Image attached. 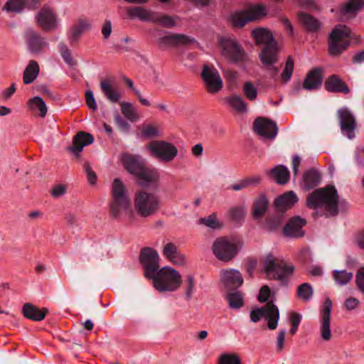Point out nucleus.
Returning a JSON list of instances; mask_svg holds the SVG:
<instances>
[{"mask_svg":"<svg viewBox=\"0 0 364 364\" xmlns=\"http://www.w3.org/2000/svg\"><path fill=\"white\" fill-rule=\"evenodd\" d=\"M252 36L256 45L262 46L259 59L269 77L274 81L280 77L284 83L287 82L293 73L294 63L292 58L289 56L287 58L284 69L279 76L282 65H276L278 62L279 48L272 33L265 28H257L252 31Z\"/></svg>","mask_w":364,"mask_h":364,"instance_id":"f257e3e1","label":"nucleus"},{"mask_svg":"<svg viewBox=\"0 0 364 364\" xmlns=\"http://www.w3.org/2000/svg\"><path fill=\"white\" fill-rule=\"evenodd\" d=\"M338 195L336 188L327 186L314 190L306 197V205L315 210L314 215L320 210L326 217H334L338 213Z\"/></svg>","mask_w":364,"mask_h":364,"instance_id":"f03ea898","label":"nucleus"},{"mask_svg":"<svg viewBox=\"0 0 364 364\" xmlns=\"http://www.w3.org/2000/svg\"><path fill=\"white\" fill-rule=\"evenodd\" d=\"M148 279H152L154 287L160 292L175 291L182 284L180 273L167 267L157 270Z\"/></svg>","mask_w":364,"mask_h":364,"instance_id":"7ed1b4c3","label":"nucleus"},{"mask_svg":"<svg viewBox=\"0 0 364 364\" xmlns=\"http://www.w3.org/2000/svg\"><path fill=\"white\" fill-rule=\"evenodd\" d=\"M134 206L137 214L143 218H148L156 214L161 206V197L146 191L136 193Z\"/></svg>","mask_w":364,"mask_h":364,"instance_id":"20e7f679","label":"nucleus"},{"mask_svg":"<svg viewBox=\"0 0 364 364\" xmlns=\"http://www.w3.org/2000/svg\"><path fill=\"white\" fill-rule=\"evenodd\" d=\"M264 270L269 279L278 280L286 284L288 278L294 271V267L287 264L284 260H278L273 255H269L264 261Z\"/></svg>","mask_w":364,"mask_h":364,"instance_id":"39448f33","label":"nucleus"},{"mask_svg":"<svg viewBox=\"0 0 364 364\" xmlns=\"http://www.w3.org/2000/svg\"><path fill=\"white\" fill-rule=\"evenodd\" d=\"M112 193L109 213L112 218H117L122 212L129 210L130 200L124 183L119 178H115L113 181Z\"/></svg>","mask_w":364,"mask_h":364,"instance_id":"423d86ee","label":"nucleus"},{"mask_svg":"<svg viewBox=\"0 0 364 364\" xmlns=\"http://www.w3.org/2000/svg\"><path fill=\"white\" fill-rule=\"evenodd\" d=\"M350 30L346 26H336L329 36L328 50L332 55H338L350 45Z\"/></svg>","mask_w":364,"mask_h":364,"instance_id":"0eeeda50","label":"nucleus"},{"mask_svg":"<svg viewBox=\"0 0 364 364\" xmlns=\"http://www.w3.org/2000/svg\"><path fill=\"white\" fill-rule=\"evenodd\" d=\"M242 245V243L239 240L221 237L213 242V252L219 260L229 262L237 255Z\"/></svg>","mask_w":364,"mask_h":364,"instance_id":"6e6552de","label":"nucleus"},{"mask_svg":"<svg viewBox=\"0 0 364 364\" xmlns=\"http://www.w3.org/2000/svg\"><path fill=\"white\" fill-rule=\"evenodd\" d=\"M262 317L267 320V326L270 330L277 328L279 311L272 301H269L261 308L253 309L250 312V320L254 323L258 322Z\"/></svg>","mask_w":364,"mask_h":364,"instance_id":"1a4fd4ad","label":"nucleus"},{"mask_svg":"<svg viewBox=\"0 0 364 364\" xmlns=\"http://www.w3.org/2000/svg\"><path fill=\"white\" fill-rule=\"evenodd\" d=\"M266 14V6L258 4L247 10L235 12L232 15L231 20L235 27L242 28L247 23L259 19Z\"/></svg>","mask_w":364,"mask_h":364,"instance_id":"9d476101","label":"nucleus"},{"mask_svg":"<svg viewBox=\"0 0 364 364\" xmlns=\"http://www.w3.org/2000/svg\"><path fill=\"white\" fill-rule=\"evenodd\" d=\"M151 156L164 162H170L178 154L177 148L171 143L164 141H154L148 144Z\"/></svg>","mask_w":364,"mask_h":364,"instance_id":"9b49d317","label":"nucleus"},{"mask_svg":"<svg viewBox=\"0 0 364 364\" xmlns=\"http://www.w3.org/2000/svg\"><path fill=\"white\" fill-rule=\"evenodd\" d=\"M220 46L223 55L233 63H242L247 60L248 56L243 48L234 39L221 38Z\"/></svg>","mask_w":364,"mask_h":364,"instance_id":"f8f14e48","label":"nucleus"},{"mask_svg":"<svg viewBox=\"0 0 364 364\" xmlns=\"http://www.w3.org/2000/svg\"><path fill=\"white\" fill-rule=\"evenodd\" d=\"M201 78L206 90L210 93H216L223 87V80L218 70L213 65H204L201 72Z\"/></svg>","mask_w":364,"mask_h":364,"instance_id":"ddd939ff","label":"nucleus"},{"mask_svg":"<svg viewBox=\"0 0 364 364\" xmlns=\"http://www.w3.org/2000/svg\"><path fill=\"white\" fill-rule=\"evenodd\" d=\"M139 261L144 269L146 278L152 277L159 269V256L158 252L151 247H146L141 250Z\"/></svg>","mask_w":364,"mask_h":364,"instance_id":"4468645a","label":"nucleus"},{"mask_svg":"<svg viewBox=\"0 0 364 364\" xmlns=\"http://www.w3.org/2000/svg\"><path fill=\"white\" fill-rule=\"evenodd\" d=\"M196 43L193 38L183 34L169 33L161 36L157 40V46L161 50L167 49L170 47H177L179 45H190Z\"/></svg>","mask_w":364,"mask_h":364,"instance_id":"2eb2a0df","label":"nucleus"},{"mask_svg":"<svg viewBox=\"0 0 364 364\" xmlns=\"http://www.w3.org/2000/svg\"><path fill=\"white\" fill-rule=\"evenodd\" d=\"M253 128L258 135L265 139H274L278 133L276 122L262 117H258L255 120Z\"/></svg>","mask_w":364,"mask_h":364,"instance_id":"dca6fc26","label":"nucleus"},{"mask_svg":"<svg viewBox=\"0 0 364 364\" xmlns=\"http://www.w3.org/2000/svg\"><path fill=\"white\" fill-rule=\"evenodd\" d=\"M338 117L342 133L350 139L354 138L356 122L352 113L348 109L342 108L338 111Z\"/></svg>","mask_w":364,"mask_h":364,"instance_id":"f3484780","label":"nucleus"},{"mask_svg":"<svg viewBox=\"0 0 364 364\" xmlns=\"http://www.w3.org/2000/svg\"><path fill=\"white\" fill-rule=\"evenodd\" d=\"M38 25L45 31H50L57 26V18L53 11L48 7L43 6L41 9L36 16Z\"/></svg>","mask_w":364,"mask_h":364,"instance_id":"a211bd4d","label":"nucleus"},{"mask_svg":"<svg viewBox=\"0 0 364 364\" xmlns=\"http://www.w3.org/2000/svg\"><path fill=\"white\" fill-rule=\"evenodd\" d=\"M331 309V300L329 298H327L322 306L321 321L320 326L321 336L326 341H328L331 338V332L330 328Z\"/></svg>","mask_w":364,"mask_h":364,"instance_id":"6ab92c4d","label":"nucleus"},{"mask_svg":"<svg viewBox=\"0 0 364 364\" xmlns=\"http://www.w3.org/2000/svg\"><path fill=\"white\" fill-rule=\"evenodd\" d=\"M221 281L229 291L239 288L243 283V278L238 270L228 269L221 272Z\"/></svg>","mask_w":364,"mask_h":364,"instance_id":"aec40b11","label":"nucleus"},{"mask_svg":"<svg viewBox=\"0 0 364 364\" xmlns=\"http://www.w3.org/2000/svg\"><path fill=\"white\" fill-rule=\"evenodd\" d=\"M24 36L28 48L32 53H41L48 46L44 38L32 29L26 30Z\"/></svg>","mask_w":364,"mask_h":364,"instance_id":"412c9836","label":"nucleus"},{"mask_svg":"<svg viewBox=\"0 0 364 364\" xmlns=\"http://www.w3.org/2000/svg\"><path fill=\"white\" fill-rule=\"evenodd\" d=\"M139 183L142 186L146 187H157L159 175L158 171L144 165L141 170L135 175Z\"/></svg>","mask_w":364,"mask_h":364,"instance_id":"4be33fe9","label":"nucleus"},{"mask_svg":"<svg viewBox=\"0 0 364 364\" xmlns=\"http://www.w3.org/2000/svg\"><path fill=\"white\" fill-rule=\"evenodd\" d=\"M121 159L125 169L133 175H136L145 165L144 160L139 155L125 153L122 154Z\"/></svg>","mask_w":364,"mask_h":364,"instance_id":"5701e85b","label":"nucleus"},{"mask_svg":"<svg viewBox=\"0 0 364 364\" xmlns=\"http://www.w3.org/2000/svg\"><path fill=\"white\" fill-rule=\"evenodd\" d=\"M297 201V196L290 191L277 197L274 201V205L277 210L282 213L291 208Z\"/></svg>","mask_w":364,"mask_h":364,"instance_id":"b1692460","label":"nucleus"},{"mask_svg":"<svg viewBox=\"0 0 364 364\" xmlns=\"http://www.w3.org/2000/svg\"><path fill=\"white\" fill-rule=\"evenodd\" d=\"M306 224V220L299 216L291 218L284 228V232L286 235L300 237L304 235L302 227Z\"/></svg>","mask_w":364,"mask_h":364,"instance_id":"393cba45","label":"nucleus"},{"mask_svg":"<svg viewBox=\"0 0 364 364\" xmlns=\"http://www.w3.org/2000/svg\"><path fill=\"white\" fill-rule=\"evenodd\" d=\"M269 202L264 193H261L257 197L252 205V215L254 219L260 220L267 213Z\"/></svg>","mask_w":364,"mask_h":364,"instance_id":"a878e982","label":"nucleus"},{"mask_svg":"<svg viewBox=\"0 0 364 364\" xmlns=\"http://www.w3.org/2000/svg\"><path fill=\"white\" fill-rule=\"evenodd\" d=\"M322 70L315 68L308 73L304 81L303 87L307 90L318 89L322 83Z\"/></svg>","mask_w":364,"mask_h":364,"instance_id":"bb28decb","label":"nucleus"},{"mask_svg":"<svg viewBox=\"0 0 364 364\" xmlns=\"http://www.w3.org/2000/svg\"><path fill=\"white\" fill-rule=\"evenodd\" d=\"M93 141L94 138L91 134L79 132L74 136L73 146L69 149L78 156V154L82 151L84 146L91 144Z\"/></svg>","mask_w":364,"mask_h":364,"instance_id":"cd10ccee","label":"nucleus"},{"mask_svg":"<svg viewBox=\"0 0 364 364\" xmlns=\"http://www.w3.org/2000/svg\"><path fill=\"white\" fill-rule=\"evenodd\" d=\"M23 314L28 319L39 321H42L48 313V309L43 308L40 309L38 306L30 303H26L23 306Z\"/></svg>","mask_w":364,"mask_h":364,"instance_id":"c85d7f7f","label":"nucleus"},{"mask_svg":"<svg viewBox=\"0 0 364 364\" xmlns=\"http://www.w3.org/2000/svg\"><path fill=\"white\" fill-rule=\"evenodd\" d=\"M38 3V0H9L5 5V9L8 11L18 13L26 7L34 9Z\"/></svg>","mask_w":364,"mask_h":364,"instance_id":"c756f323","label":"nucleus"},{"mask_svg":"<svg viewBox=\"0 0 364 364\" xmlns=\"http://www.w3.org/2000/svg\"><path fill=\"white\" fill-rule=\"evenodd\" d=\"M127 14L131 19L137 18L142 21L152 22L154 11L141 6H134L127 9Z\"/></svg>","mask_w":364,"mask_h":364,"instance_id":"7c9ffc66","label":"nucleus"},{"mask_svg":"<svg viewBox=\"0 0 364 364\" xmlns=\"http://www.w3.org/2000/svg\"><path fill=\"white\" fill-rule=\"evenodd\" d=\"M321 181V176L314 168H311L304 172L303 176L304 188L311 190L318 186Z\"/></svg>","mask_w":364,"mask_h":364,"instance_id":"2f4dec72","label":"nucleus"},{"mask_svg":"<svg viewBox=\"0 0 364 364\" xmlns=\"http://www.w3.org/2000/svg\"><path fill=\"white\" fill-rule=\"evenodd\" d=\"M326 90L331 92H343L347 94L350 92L348 86L336 75L329 77L326 82Z\"/></svg>","mask_w":364,"mask_h":364,"instance_id":"473e14b6","label":"nucleus"},{"mask_svg":"<svg viewBox=\"0 0 364 364\" xmlns=\"http://www.w3.org/2000/svg\"><path fill=\"white\" fill-rule=\"evenodd\" d=\"M298 18L303 26L309 32H316L318 31L321 23L313 16L304 13L299 12Z\"/></svg>","mask_w":364,"mask_h":364,"instance_id":"72a5a7b5","label":"nucleus"},{"mask_svg":"<svg viewBox=\"0 0 364 364\" xmlns=\"http://www.w3.org/2000/svg\"><path fill=\"white\" fill-rule=\"evenodd\" d=\"M269 174L279 184H285L289 180V171L283 165L276 166L269 171Z\"/></svg>","mask_w":364,"mask_h":364,"instance_id":"f704fd0d","label":"nucleus"},{"mask_svg":"<svg viewBox=\"0 0 364 364\" xmlns=\"http://www.w3.org/2000/svg\"><path fill=\"white\" fill-rule=\"evenodd\" d=\"M39 72L40 68L38 63L36 60H31L23 72V83L28 85L33 82L37 78Z\"/></svg>","mask_w":364,"mask_h":364,"instance_id":"c9c22d12","label":"nucleus"},{"mask_svg":"<svg viewBox=\"0 0 364 364\" xmlns=\"http://www.w3.org/2000/svg\"><path fill=\"white\" fill-rule=\"evenodd\" d=\"M100 88L107 99L112 102H117L120 98V94L114 88L112 82L109 80H103L100 82Z\"/></svg>","mask_w":364,"mask_h":364,"instance_id":"e433bc0d","label":"nucleus"},{"mask_svg":"<svg viewBox=\"0 0 364 364\" xmlns=\"http://www.w3.org/2000/svg\"><path fill=\"white\" fill-rule=\"evenodd\" d=\"M225 102L231 108L239 114L246 113L247 111V103L243 98L237 95L230 96L225 98Z\"/></svg>","mask_w":364,"mask_h":364,"instance_id":"4c0bfd02","label":"nucleus"},{"mask_svg":"<svg viewBox=\"0 0 364 364\" xmlns=\"http://www.w3.org/2000/svg\"><path fill=\"white\" fill-rule=\"evenodd\" d=\"M183 290L185 294V299L190 301L196 290V282L194 277L191 274H188L182 280Z\"/></svg>","mask_w":364,"mask_h":364,"instance_id":"58836bf2","label":"nucleus"},{"mask_svg":"<svg viewBox=\"0 0 364 364\" xmlns=\"http://www.w3.org/2000/svg\"><path fill=\"white\" fill-rule=\"evenodd\" d=\"M166 14H163L159 12L154 11V15L152 18V23L159 24L163 27L171 28L176 26V18Z\"/></svg>","mask_w":364,"mask_h":364,"instance_id":"ea45409f","label":"nucleus"},{"mask_svg":"<svg viewBox=\"0 0 364 364\" xmlns=\"http://www.w3.org/2000/svg\"><path fill=\"white\" fill-rule=\"evenodd\" d=\"M332 277L337 285L344 286L353 279V274L345 269L334 270L332 272Z\"/></svg>","mask_w":364,"mask_h":364,"instance_id":"a19ab883","label":"nucleus"},{"mask_svg":"<svg viewBox=\"0 0 364 364\" xmlns=\"http://www.w3.org/2000/svg\"><path fill=\"white\" fill-rule=\"evenodd\" d=\"M226 299L229 306L232 309H238L244 305L243 294L241 291L235 290L229 291Z\"/></svg>","mask_w":364,"mask_h":364,"instance_id":"79ce46f5","label":"nucleus"},{"mask_svg":"<svg viewBox=\"0 0 364 364\" xmlns=\"http://www.w3.org/2000/svg\"><path fill=\"white\" fill-rule=\"evenodd\" d=\"M198 225H203L212 230L220 229L223 224L218 220L216 213H213L208 217L201 218L198 220Z\"/></svg>","mask_w":364,"mask_h":364,"instance_id":"37998d69","label":"nucleus"},{"mask_svg":"<svg viewBox=\"0 0 364 364\" xmlns=\"http://www.w3.org/2000/svg\"><path fill=\"white\" fill-rule=\"evenodd\" d=\"M90 28V23L85 20H80L77 25L73 27L71 31L70 43L76 42L82 32Z\"/></svg>","mask_w":364,"mask_h":364,"instance_id":"c03bdc74","label":"nucleus"},{"mask_svg":"<svg viewBox=\"0 0 364 364\" xmlns=\"http://www.w3.org/2000/svg\"><path fill=\"white\" fill-rule=\"evenodd\" d=\"M28 104L31 109L39 110V116L43 118L46 115L47 107L41 97H35L28 101Z\"/></svg>","mask_w":364,"mask_h":364,"instance_id":"a18cd8bd","label":"nucleus"},{"mask_svg":"<svg viewBox=\"0 0 364 364\" xmlns=\"http://www.w3.org/2000/svg\"><path fill=\"white\" fill-rule=\"evenodd\" d=\"M121 109L122 114L126 118L131 122H136L139 119V116L134 108L133 105L129 102L121 103Z\"/></svg>","mask_w":364,"mask_h":364,"instance_id":"49530a36","label":"nucleus"},{"mask_svg":"<svg viewBox=\"0 0 364 364\" xmlns=\"http://www.w3.org/2000/svg\"><path fill=\"white\" fill-rule=\"evenodd\" d=\"M297 296L303 301H309L313 296V288L309 283H303L297 288Z\"/></svg>","mask_w":364,"mask_h":364,"instance_id":"de8ad7c7","label":"nucleus"},{"mask_svg":"<svg viewBox=\"0 0 364 364\" xmlns=\"http://www.w3.org/2000/svg\"><path fill=\"white\" fill-rule=\"evenodd\" d=\"M364 8V0H349L345 5L344 12L348 14H356Z\"/></svg>","mask_w":364,"mask_h":364,"instance_id":"09e8293b","label":"nucleus"},{"mask_svg":"<svg viewBox=\"0 0 364 364\" xmlns=\"http://www.w3.org/2000/svg\"><path fill=\"white\" fill-rule=\"evenodd\" d=\"M58 49L62 58L67 64L71 66L76 65V61L72 57L70 50L64 43H60L58 45Z\"/></svg>","mask_w":364,"mask_h":364,"instance_id":"8fccbe9b","label":"nucleus"},{"mask_svg":"<svg viewBox=\"0 0 364 364\" xmlns=\"http://www.w3.org/2000/svg\"><path fill=\"white\" fill-rule=\"evenodd\" d=\"M245 96L250 100L253 101L257 97V90L250 81L245 82L243 86Z\"/></svg>","mask_w":364,"mask_h":364,"instance_id":"3c124183","label":"nucleus"},{"mask_svg":"<svg viewBox=\"0 0 364 364\" xmlns=\"http://www.w3.org/2000/svg\"><path fill=\"white\" fill-rule=\"evenodd\" d=\"M229 214L232 221L239 223L244 218L246 211L243 207L236 206L230 209Z\"/></svg>","mask_w":364,"mask_h":364,"instance_id":"603ef678","label":"nucleus"},{"mask_svg":"<svg viewBox=\"0 0 364 364\" xmlns=\"http://www.w3.org/2000/svg\"><path fill=\"white\" fill-rule=\"evenodd\" d=\"M218 363L219 364H242L237 354H223L220 357Z\"/></svg>","mask_w":364,"mask_h":364,"instance_id":"864d4df0","label":"nucleus"},{"mask_svg":"<svg viewBox=\"0 0 364 364\" xmlns=\"http://www.w3.org/2000/svg\"><path fill=\"white\" fill-rule=\"evenodd\" d=\"M290 320L291 323V328L289 333L291 335H294L298 330V327L301 320V316L298 313L292 312L290 314Z\"/></svg>","mask_w":364,"mask_h":364,"instance_id":"5fc2aeb1","label":"nucleus"},{"mask_svg":"<svg viewBox=\"0 0 364 364\" xmlns=\"http://www.w3.org/2000/svg\"><path fill=\"white\" fill-rule=\"evenodd\" d=\"M67 188L65 184H57L52 188L50 193L53 198H58L67 193Z\"/></svg>","mask_w":364,"mask_h":364,"instance_id":"6e6d98bb","label":"nucleus"},{"mask_svg":"<svg viewBox=\"0 0 364 364\" xmlns=\"http://www.w3.org/2000/svg\"><path fill=\"white\" fill-rule=\"evenodd\" d=\"M282 222L281 215H275L268 219L267 226L271 230H275L281 227Z\"/></svg>","mask_w":364,"mask_h":364,"instance_id":"4d7b16f0","label":"nucleus"},{"mask_svg":"<svg viewBox=\"0 0 364 364\" xmlns=\"http://www.w3.org/2000/svg\"><path fill=\"white\" fill-rule=\"evenodd\" d=\"M355 282L358 289L364 292V267H360L356 274Z\"/></svg>","mask_w":364,"mask_h":364,"instance_id":"13d9d810","label":"nucleus"},{"mask_svg":"<svg viewBox=\"0 0 364 364\" xmlns=\"http://www.w3.org/2000/svg\"><path fill=\"white\" fill-rule=\"evenodd\" d=\"M85 100L87 107L93 111L97 109V103L95 102L93 92L90 90H87L85 92Z\"/></svg>","mask_w":364,"mask_h":364,"instance_id":"bf43d9fd","label":"nucleus"},{"mask_svg":"<svg viewBox=\"0 0 364 364\" xmlns=\"http://www.w3.org/2000/svg\"><path fill=\"white\" fill-rule=\"evenodd\" d=\"M143 136L147 138H154L158 135L157 129L152 125H145L141 130Z\"/></svg>","mask_w":364,"mask_h":364,"instance_id":"052dcab7","label":"nucleus"},{"mask_svg":"<svg viewBox=\"0 0 364 364\" xmlns=\"http://www.w3.org/2000/svg\"><path fill=\"white\" fill-rule=\"evenodd\" d=\"M178 252L177 247L171 242L167 243L164 248V255L168 259Z\"/></svg>","mask_w":364,"mask_h":364,"instance_id":"680f3d73","label":"nucleus"},{"mask_svg":"<svg viewBox=\"0 0 364 364\" xmlns=\"http://www.w3.org/2000/svg\"><path fill=\"white\" fill-rule=\"evenodd\" d=\"M286 336V330L281 329L278 332L277 337V349L279 351H282L284 346V339Z\"/></svg>","mask_w":364,"mask_h":364,"instance_id":"e2e57ef3","label":"nucleus"},{"mask_svg":"<svg viewBox=\"0 0 364 364\" xmlns=\"http://www.w3.org/2000/svg\"><path fill=\"white\" fill-rule=\"evenodd\" d=\"M269 295L270 289L269 287L263 286L259 290L257 299L262 303L266 302L268 300Z\"/></svg>","mask_w":364,"mask_h":364,"instance_id":"0e129e2a","label":"nucleus"},{"mask_svg":"<svg viewBox=\"0 0 364 364\" xmlns=\"http://www.w3.org/2000/svg\"><path fill=\"white\" fill-rule=\"evenodd\" d=\"M84 170L87 174L89 182L91 184H95L97 179L95 173L92 171L91 166L88 164H84Z\"/></svg>","mask_w":364,"mask_h":364,"instance_id":"69168bd1","label":"nucleus"},{"mask_svg":"<svg viewBox=\"0 0 364 364\" xmlns=\"http://www.w3.org/2000/svg\"><path fill=\"white\" fill-rule=\"evenodd\" d=\"M112 23L109 20H105L102 28V33L105 39H107L112 33Z\"/></svg>","mask_w":364,"mask_h":364,"instance_id":"338daca9","label":"nucleus"},{"mask_svg":"<svg viewBox=\"0 0 364 364\" xmlns=\"http://www.w3.org/2000/svg\"><path fill=\"white\" fill-rule=\"evenodd\" d=\"M296 2L304 9H311L316 7V0H296Z\"/></svg>","mask_w":364,"mask_h":364,"instance_id":"774afa93","label":"nucleus"}]
</instances>
